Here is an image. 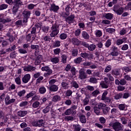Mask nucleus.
<instances>
[{
  "mask_svg": "<svg viewBox=\"0 0 131 131\" xmlns=\"http://www.w3.org/2000/svg\"><path fill=\"white\" fill-rule=\"evenodd\" d=\"M110 126L113 127L115 131L121 130L123 127L119 122H115L114 123L111 122L110 123Z\"/></svg>",
  "mask_w": 131,
  "mask_h": 131,
  "instance_id": "obj_1",
  "label": "nucleus"
},
{
  "mask_svg": "<svg viewBox=\"0 0 131 131\" xmlns=\"http://www.w3.org/2000/svg\"><path fill=\"white\" fill-rule=\"evenodd\" d=\"M41 70L42 71L46 72V73L43 74V76L45 77H48L50 75H52V73H53V70L50 69V67L49 66L42 67Z\"/></svg>",
  "mask_w": 131,
  "mask_h": 131,
  "instance_id": "obj_2",
  "label": "nucleus"
},
{
  "mask_svg": "<svg viewBox=\"0 0 131 131\" xmlns=\"http://www.w3.org/2000/svg\"><path fill=\"white\" fill-rule=\"evenodd\" d=\"M52 32L50 34V36L52 37H55L56 35H58V33H59V29L58 26L56 25H54L51 28Z\"/></svg>",
  "mask_w": 131,
  "mask_h": 131,
  "instance_id": "obj_3",
  "label": "nucleus"
},
{
  "mask_svg": "<svg viewBox=\"0 0 131 131\" xmlns=\"http://www.w3.org/2000/svg\"><path fill=\"white\" fill-rule=\"evenodd\" d=\"M107 95H108V92L104 91L102 95L101 100L104 101L105 103H110L111 102V98L107 97Z\"/></svg>",
  "mask_w": 131,
  "mask_h": 131,
  "instance_id": "obj_4",
  "label": "nucleus"
},
{
  "mask_svg": "<svg viewBox=\"0 0 131 131\" xmlns=\"http://www.w3.org/2000/svg\"><path fill=\"white\" fill-rule=\"evenodd\" d=\"M30 12L27 11H24L23 12V16L24 19L23 20V23H27L28 22V18L30 17Z\"/></svg>",
  "mask_w": 131,
  "mask_h": 131,
  "instance_id": "obj_5",
  "label": "nucleus"
},
{
  "mask_svg": "<svg viewBox=\"0 0 131 131\" xmlns=\"http://www.w3.org/2000/svg\"><path fill=\"white\" fill-rule=\"evenodd\" d=\"M6 105H10V104H12V103H14L16 101V99L12 98L10 99V96L7 95L5 99Z\"/></svg>",
  "mask_w": 131,
  "mask_h": 131,
  "instance_id": "obj_6",
  "label": "nucleus"
},
{
  "mask_svg": "<svg viewBox=\"0 0 131 131\" xmlns=\"http://www.w3.org/2000/svg\"><path fill=\"white\" fill-rule=\"evenodd\" d=\"M45 122L43 120H39V121H37L33 123V125L34 126H38L40 127V126H44Z\"/></svg>",
  "mask_w": 131,
  "mask_h": 131,
  "instance_id": "obj_7",
  "label": "nucleus"
},
{
  "mask_svg": "<svg viewBox=\"0 0 131 131\" xmlns=\"http://www.w3.org/2000/svg\"><path fill=\"white\" fill-rule=\"evenodd\" d=\"M79 78L80 79H85L87 77L86 73L83 70H80L79 71Z\"/></svg>",
  "mask_w": 131,
  "mask_h": 131,
  "instance_id": "obj_8",
  "label": "nucleus"
},
{
  "mask_svg": "<svg viewBox=\"0 0 131 131\" xmlns=\"http://www.w3.org/2000/svg\"><path fill=\"white\" fill-rule=\"evenodd\" d=\"M30 78H31L30 74H27L22 78V81L24 83H27L30 80Z\"/></svg>",
  "mask_w": 131,
  "mask_h": 131,
  "instance_id": "obj_9",
  "label": "nucleus"
},
{
  "mask_svg": "<svg viewBox=\"0 0 131 131\" xmlns=\"http://www.w3.org/2000/svg\"><path fill=\"white\" fill-rule=\"evenodd\" d=\"M70 41L73 45H75V46H79L81 43V41L75 37L71 38Z\"/></svg>",
  "mask_w": 131,
  "mask_h": 131,
  "instance_id": "obj_10",
  "label": "nucleus"
},
{
  "mask_svg": "<svg viewBox=\"0 0 131 131\" xmlns=\"http://www.w3.org/2000/svg\"><path fill=\"white\" fill-rule=\"evenodd\" d=\"M24 71H28V72H32L35 71L36 70V68L32 66H26L24 68Z\"/></svg>",
  "mask_w": 131,
  "mask_h": 131,
  "instance_id": "obj_11",
  "label": "nucleus"
},
{
  "mask_svg": "<svg viewBox=\"0 0 131 131\" xmlns=\"http://www.w3.org/2000/svg\"><path fill=\"white\" fill-rule=\"evenodd\" d=\"M74 18H75L74 15L71 14L66 19V21L67 23H68V24H71V23H73L74 22Z\"/></svg>",
  "mask_w": 131,
  "mask_h": 131,
  "instance_id": "obj_12",
  "label": "nucleus"
},
{
  "mask_svg": "<svg viewBox=\"0 0 131 131\" xmlns=\"http://www.w3.org/2000/svg\"><path fill=\"white\" fill-rule=\"evenodd\" d=\"M11 20L10 18H7L5 19L4 14L0 15V23H7L8 22H11Z\"/></svg>",
  "mask_w": 131,
  "mask_h": 131,
  "instance_id": "obj_13",
  "label": "nucleus"
},
{
  "mask_svg": "<svg viewBox=\"0 0 131 131\" xmlns=\"http://www.w3.org/2000/svg\"><path fill=\"white\" fill-rule=\"evenodd\" d=\"M42 61V56L40 55H38L35 61V65H39Z\"/></svg>",
  "mask_w": 131,
  "mask_h": 131,
  "instance_id": "obj_14",
  "label": "nucleus"
},
{
  "mask_svg": "<svg viewBox=\"0 0 131 131\" xmlns=\"http://www.w3.org/2000/svg\"><path fill=\"white\" fill-rule=\"evenodd\" d=\"M50 9V11H53V12H58L59 8V6H56V5L53 4L51 5Z\"/></svg>",
  "mask_w": 131,
  "mask_h": 131,
  "instance_id": "obj_15",
  "label": "nucleus"
},
{
  "mask_svg": "<svg viewBox=\"0 0 131 131\" xmlns=\"http://www.w3.org/2000/svg\"><path fill=\"white\" fill-rule=\"evenodd\" d=\"M103 17L107 20H112L113 19V14L111 13H104Z\"/></svg>",
  "mask_w": 131,
  "mask_h": 131,
  "instance_id": "obj_16",
  "label": "nucleus"
},
{
  "mask_svg": "<svg viewBox=\"0 0 131 131\" xmlns=\"http://www.w3.org/2000/svg\"><path fill=\"white\" fill-rule=\"evenodd\" d=\"M59 88H58V85H51L49 86V91L50 92H57Z\"/></svg>",
  "mask_w": 131,
  "mask_h": 131,
  "instance_id": "obj_17",
  "label": "nucleus"
},
{
  "mask_svg": "<svg viewBox=\"0 0 131 131\" xmlns=\"http://www.w3.org/2000/svg\"><path fill=\"white\" fill-rule=\"evenodd\" d=\"M113 11L115 13H116L117 15H121L124 11V8L123 7H120L118 9H115Z\"/></svg>",
  "mask_w": 131,
  "mask_h": 131,
  "instance_id": "obj_18",
  "label": "nucleus"
},
{
  "mask_svg": "<svg viewBox=\"0 0 131 131\" xmlns=\"http://www.w3.org/2000/svg\"><path fill=\"white\" fill-rule=\"evenodd\" d=\"M126 38L124 37L122 39H118L116 41L117 46H120V45H122L124 41H126Z\"/></svg>",
  "mask_w": 131,
  "mask_h": 131,
  "instance_id": "obj_19",
  "label": "nucleus"
},
{
  "mask_svg": "<svg viewBox=\"0 0 131 131\" xmlns=\"http://www.w3.org/2000/svg\"><path fill=\"white\" fill-rule=\"evenodd\" d=\"M27 114V111H19L17 112V115L20 117H24Z\"/></svg>",
  "mask_w": 131,
  "mask_h": 131,
  "instance_id": "obj_20",
  "label": "nucleus"
},
{
  "mask_svg": "<svg viewBox=\"0 0 131 131\" xmlns=\"http://www.w3.org/2000/svg\"><path fill=\"white\" fill-rule=\"evenodd\" d=\"M23 5V3L21 1V0H14L13 2V5L16 6L17 7H21Z\"/></svg>",
  "mask_w": 131,
  "mask_h": 131,
  "instance_id": "obj_21",
  "label": "nucleus"
},
{
  "mask_svg": "<svg viewBox=\"0 0 131 131\" xmlns=\"http://www.w3.org/2000/svg\"><path fill=\"white\" fill-rule=\"evenodd\" d=\"M72 113H73L74 114H76V112L73 111V110L71 108H69L67 111H66L64 114L65 115H71V114H72Z\"/></svg>",
  "mask_w": 131,
  "mask_h": 131,
  "instance_id": "obj_22",
  "label": "nucleus"
},
{
  "mask_svg": "<svg viewBox=\"0 0 131 131\" xmlns=\"http://www.w3.org/2000/svg\"><path fill=\"white\" fill-rule=\"evenodd\" d=\"M61 100V97L58 95H54L52 97V101L53 102H59V101Z\"/></svg>",
  "mask_w": 131,
  "mask_h": 131,
  "instance_id": "obj_23",
  "label": "nucleus"
},
{
  "mask_svg": "<svg viewBox=\"0 0 131 131\" xmlns=\"http://www.w3.org/2000/svg\"><path fill=\"white\" fill-rule=\"evenodd\" d=\"M50 61L53 63V64H57V63H59V57H55L51 58L50 59Z\"/></svg>",
  "mask_w": 131,
  "mask_h": 131,
  "instance_id": "obj_24",
  "label": "nucleus"
},
{
  "mask_svg": "<svg viewBox=\"0 0 131 131\" xmlns=\"http://www.w3.org/2000/svg\"><path fill=\"white\" fill-rule=\"evenodd\" d=\"M80 121L81 123H85L86 122V118H85V116L83 115H81L79 116Z\"/></svg>",
  "mask_w": 131,
  "mask_h": 131,
  "instance_id": "obj_25",
  "label": "nucleus"
},
{
  "mask_svg": "<svg viewBox=\"0 0 131 131\" xmlns=\"http://www.w3.org/2000/svg\"><path fill=\"white\" fill-rule=\"evenodd\" d=\"M82 36L83 38H84V39H90V35H89V34L85 31H83L82 32Z\"/></svg>",
  "mask_w": 131,
  "mask_h": 131,
  "instance_id": "obj_26",
  "label": "nucleus"
},
{
  "mask_svg": "<svg viewBox=\"0 0 131 131\" xmlns=\"http://www.w3.org/2000/svg\"><path fill=\"white\" fill-rule=\"evenodd\" d=\"M61 85L64 90H68L69 89L68 83L66 82L65 81L62 82Z\"/></svg>",
  "mask_w": 131,
  "mask_h": 131,
  "instance_id": "obj_27",
  "label": "nucleus"
},
{
  "mask_svg": "<svg viewBox=\"0 0 131 131\" xmlns=\"http://www.w3.org/2000/svg\"><path fill=\"white\" fill-rule=\"evenodd\" d=\"M74 62V63H75V64H80V63L82 62V58H81V57H79L75 59Z\"/></svg>",
  "mask_w": 131,
  "mask_h": 131,
  "instance_id": "obj_28",
  "label": "nucleus"
},
{
  "mask_svg": "<svg viewBox=\"0 0 131 131\" xmlns=\"http://www.w3.org/2000/svg\"><path fill=\"white\" fill-rule=\"evenodd\" d=\"M123 71H125L126 73H128V72H131V68L129 67H124L122 68Z\"/></svg>",
  "mask_w": 131,
  "mask_h": 131,
  "instance_id": "obj_29",
  "label": "nucleus"
},
{
  "mask_svg": "<svg viewBox=\"0 0 131 131\" xmlns=\"http://www.w3.org/2000/svg\"><path fill=\"white\" fill-rule=\"evenodd\" d=\"M95 33L97 37H101L102 36V31L100 30H96L95 31Z\"/></svg>",
  "mask_w": 131,
  "mask_h": 131,
  "instance_id": "obj_30",
  "label": "nucleus"
},
{
  "mask_svg": "<svg viewBox=\"0 0 131 131\" xmlns=\"http://www.w3.org/2000/svg\"><path fill=\"white\" fill-rule=\"evenodd\" d=\"M25 94H26V91L23 90L17 93V96H18V97H23Z\"/></svg>",
  "mask_w": 131,
  "mask_h": 131,
  "instance_id": "obj_31",
  "label": "nucleus"
},
{
  "mask_svg": "<svg viewBox=\"0 0 131 131\" xmlns=\"http://www.w3.org/2000/svg\"><path fill=\"white\" fill-rule=\"evenodd\" d=\"M111 55L114 57H117V56L119 55V52H118V50H113L111 53Z\"/></svg>",
  "mask_w": 131,
  "mask_h": 131,
  "instance_id": "obj_32",
  "label": "nucleus"
},
{
  "mask_svg": "<svg viewBox=\"0 0 131 131\" xmlns=\"http://www.w3.org/2000/svg\"><path fill=\"white\" fill-rule=\"evenodd\" d=\"M61 62L65 64L67 62V56L65 54H63L61 55Z\"/></svg>",
  "mask_w": 131,
  "mask_h": 131,
  "instance_id": "obj_33",
  "label": "nucleus"
},
{
  "mask_svg": "<svg viewBox=\"0 0 131 131\" xmlns=\"http://www.w3.org/2000/svg\"><path fill=\"white\" fill-rule=\"evenodd\" d=\"M40 105V102L38 101H35L34 103H33L32 107L33 108H34L35 109L36 108H38Z\"/></svg>",
  "mask_w": 131,
  "mask_h": 131,
  "instance_id": "obj_34",
  "label": "nucleus"
},
{
  "mask_svg": "<svg viewBox=\"0 0 131 131\" xmlns=\"http://www.w3.org/2000/svg\"><path fill=\"white\" fill-rule=\"evenodd\" d=\"M112 69V66L111 65L107 66L104 69V72L107 73V72H110Z\"/></svg>",
  "mask_w": 131,
  "mask_h": 131,
  "instance_id": "obj_35",
  "label": "nucleus"
},
{
  "mask_svg": "<svg viewBox=\"0 0 131 131\" xmlns=\"http://www.w3.org/2000/svg\"><path fill=\"white\" fill-rule=\"evenodd\" d=\"M73 127L74 128V131H80L81 126L79 124H78V125H73Z\"/></svg>",
  "mask_w": 131,
  "mask_h": 131,
  "instance_id": "obj_36",
  "label": "nucleus"
},
{
  "mask_svg": "<svg viewBox=\"0 0 131 131\" xmlns=\"http://www.w3.org/2000/svg\"><path fill=\"white\" fill-rule=\"evenodd\" d=\"M74 33L75 36H79V35H80V33H81V30L80 29H77L74 32Z\"/></svg>",
  "mask_w": 131,
  "mask_h": 131,
  "instance_id": "obj_37",
  "label": "nucleus"
},
{
  "mask_svg": "<svg viewBox=\"0 0 131 131\" xmlns=\"http://www.w3.org/2000/svg\"><path fill=\"white\" fill-rule=\"evenodd\" d=\"M16 48H17V47H16V45H13L12 46H11L10 48L7 49L6 50V51L9 52V53H11V52H13V51H15V50H16Z\"/></svg>",
  "mask_w": 131,
  "mask_h": 131,
  "instance_id": "obj_38",
  "label": "nucleus"
},
{
  "mask_svg": "<svg viewBox=\"0 0 131 131\" xmlns=\"http://www.w3.org/2000/svg\"><path fill=\"white\" fill-rule=\"evenodd\" d=\"M121 98H122V93L117 94L114 96V99L115 100H119V99H121Z\"/></svg>",
  "mask_w": 131,
  "mask_h": 131,
  "instance_id": "obj_39",
  "label": "nucleus"
},
{
  "mask_svg": "<svg viewBox=\"0 0 131 131\" xmlns=\"http://www.w3.org/2000/svg\"><path fill=\"white\" fill-rule=\"evenodd\" d=\"M35 95V91H32L29 94H27L26 98L27 99H29L31 97H33Z\"/></svg>",
  "mask_w": 131,
  "mask_h": 131,
  "instance_id": "obj_40",
  "label": "nucleus"
},
{
  "mask_svg": "<svg viewBox=\"0 0 131 131\" xmlns=\"http://www.w3.org/2000/svg\"><path fill=\"white\" fill-rule=\"evenodd\" d=\"M112 39H107V41H106L105 43V46L106 47V48H109V47H110V46H111V44L112 43Z\"/></svg>",
  "mask_w": 131,
  "mask_h": 131,
  "instance_id": "obj_41",
  "label": "nucleus"
},
{
  "mask_svg": "<svg viewBox=\"0 0 131 131\" xmlns=\"http://www.w3.org/2000/svg\"><path fill=\"white\" fill-rule=\"evenodd\" d=\"M53 46L55 48H59V47L61 46V41L59 40L55 41L53 43Z\"/></svg>",
  "mask_w": 131,
  "mask_h": 131,
  "instance_id": "obj_42",
  "label": "nucleus"
},
{
  "mask_svg": "<svg viewBox=\"0 0 131 131\" xmlns=\"http://www.w3.org/2000/svg\"><path fill=\"white\" fill-rule=\"evenodd\" d=\"M100 85L103 89H108V84L105 83L103 81L100 82Z\"/></svg>",
  "mask_w": 131,
  "mask_h": 131,
  "instance_id": "obj_43",
  "label": "nucleus"
},
{
  "mask_svg": "<svg viewBox=\"0 0 131 131\" xmlns=\"http://www.w3.org/2000/svg\"><path fill=\"white\" fill-rule=\"evenodd\" d=\"M39 92L40 94H45V93H46V92H47V89H46V87L42 86L39 88Z\"/></svg>",
  "mask_w": 131,
  "mask_h": 131,
  "instance_id": "obj_44",
  "label": "nucleus"
},
{
  "mask_svg": "<svg viewBox=\"0 0 131 131\" xmlns=\"http://www.w3.org/2000/svg\"><path fill=\"white\" fill-rule=\"evenodd\" d=\"M106 32H108V33H110L111 34H112L115 32V29L113 28H107L106 29Z\"/></svg>",
  "mask_w": 131,
  "mask_h": 131,
  "instance_id": "obj_45",
  "label": "nucleus"
},
{
  "mask_svg": "<svg viewBox=\"0 0 131 131\" xmlns=\"http://www.w3.org/2000/svg\"><path fill=\"white\" fill-rule=\"evenodd\" d=\"M110 111V107H105L103 110V114H105V115H107L108 114V112Z\"/></svg>",
  "mask_w": 131,
  "mask_h": 131,
  "instance_id": "obj_46",
  "label": "nucleus"
},
{
  "mask_svg": "<svg viewBox=\"0 0 131 131\" xmlns=\"http://www.w3.org/2000/svg\"><path fill=\"white\" fill-rule=\"evenodd\" d=\"M96 48V46L95 45L91 44V45H89L88 50L89 51H95Z\"/></svg>",
  "mask_w": 131,
  "mask_h": 131,
  "instance_id": "obj_47",
  "label": "nucleus"
},
{
  "mask_svg": "<svg viewBox=\"0 0 131 131\" xmlns=\"http://www.w3.org/2000/svg\"><path fill=\"white\" fill-rule=\"evenodd\" d=\"M130 96V94H129V93L126 92L124 93V94H122V98H123V99H127L129 98Z\"/></svg>",
  "mask_w": 131,
  "mask_h": 131,
  "instance_id": "obj_48",
  "label": "nucleus"
},
{
  "mask_svg": "<svg viewBox=\"0 0 131 131\" xmlns=\"http://www.w3.org/2000/svg\"><path fill=\"white\" fill-rule=\"evenodd\" d=\"M72 54L73 57H76L78 55V50L77 49H74L72 51Z\"/></svg>",
  "mask_w": 131,
  "mask_h": 131,
  "instance_id": "obj_49",
  "label": "nucleus"
},
{
  "mask_svg": "<svg viewBox=\"0 0 131 131\" xmlns=\"http://www.w3.org/2000/svg\"><path fill=\"white\" fill-rule=\"evenodd\" d=\"M8 6L7 4H3L0 5V11L3 10H6L8 8Z\"/></svg>",
  "mask_w": 131,
  "mask_h": 131,
  "instance_id": "obj_50",
  "label": "nucleus"
},
{
  "mask_svg": "<svg viewBox=\"0 0 131 131\" xmlns=\"http://www.w3.org/2000/svg\"><path fill=\"white\" fill-rule=\"evenodd\" d=\"M121 121L122 122L123 124H126L127 122V119L125 117H122L121 118Z\"/></svg>",
  "mask_w": 131,
  "mask_h": 131,
  "instance_id": "obj_51",
  "label": "nucleus"
},
{
  "mask_svg": "<svg viewBox=\"0 0 131 131\" xmlns=\"http://www.w3.org/2000/svg\"><path fill=\"white\" fill-rule=\"evenodd\" d=\"M89 81L91 83H97L98 82L97 78H96L95 77L90 78Z\"/></svg>",
  "mask_w": 131,
  "mask_h": 131,
  "instance_id": "obj_52",
  "label": "nucleus"
},
{
  "mask_svg": "<svg viewBox=\"0 0 131 131\" xmlns=\"http://www.w3.org/2000/svg\"><path fill=\"white\" fill-rule=\"evenodd\" d=\"M59 38L62 40L66 39L67 38V34L61 33L59 36Z\"/></svg>",
  "mask_w": 131,
  "mask_h": 131,
  "instance_id": "obj_53",
  "label": "nucleus"
},
{
  "mask_svg": "<svg viewBox=\"0 0 131 131\" xmlns=\"http://www.w3.org/2000/svg\"><path fill=\"white\" fill-rule=\"evenodd\" d=\"M15 82H16V84L20 85V84H21V78L20 77L15 78Z\"/></svg>",
  "mask_w": 131,
  "mask_h": 131,
  "instance_id": "obj_54",
  "label": "nucleus"
},
{
  "mask_svg": "<svg viewBox=\"0 0 131 131\" xmlns=\"http://www.w3.org/2000/svg\"><path fill=\"white\" fill-rule=\"evenodd\" d=\"M124 79L125 80H127L128 81H130L131 80V77L130 76L128 75H126V73H124Z\"/></svg>",
  "mask_w": 131,
  "mask_h": 131,
  "instance_id": "obj_55",
  "label": "nucleus"
},
{
  "mask_svg": "<svg viewBox=\"0 0 131 131\" xmlns=\"http://www.w3.org/2000/svg\"><path fill=\"white\" fill-rule=\"evenodd\" d=\"M53 52L55 55H59L60 53H61V49L56 48L53 50Z\"/></svg>",
  "mask_w": 131,
  "mask_h": 131,
  "instance_id": "obj_56",
  "label": "nucleus"
},
{
  "mask_svg": "<svg viewBox=\"0 0 131 131\" xmlns=\"http://www.w3.org/2000/svg\"><path fill=\"white\" fill-rule=\"evenodd\" d=\"M20 8L19 6H16L14 5L13 8L12 9V12L13 14H16V12H18V9Z\"/></svg>",
  "mask_w": 131,
  "mask_h": 131,
  "instance_id": "obj_57",
  "label": "nucleus"
},
{
  "mask_svg": "<svg viewBox=\"0 0 131 131\" xmlns=\"http://www.w3.org/2000/svg\"><path fill=\"white\" fill-rule=\"evenodd\" d=\"M125 107H126V105H125V104H120L119 105V109H120V110H124L125 109Z\"/></svg>",
  "mask_w": 131,
  "mask_h": 131,
  "instance_id": "obj_58",
  "label": "nucleus"
},
{
  "mask_svg": "<svg viewBox=\"0 0 131 131\" xmlns=\"http://www.w3.org/2000/svg\"><path fill=\"white\" fill-rule=\"evenodd\" d=\"M112 74L117 76V75H119V71L118 70H114L112 71Z\"/></svg>",
  "mask_w": 131,
  "mask_h": 131,
  "instance_id": "obj_59",
  "label": "nucleus"
},
{
  "mask_svg": "<svg viewBox=\"0 0 131 131\" xmlns=\"http://www.w3.org/2000/svg\"><path fill=\"white\" fill-rule=\"evenodd\" d=\"M31 49H32V50H36V51H37L39 49V46L38 45H32L31 46Z\"/></svg>",
  "mask_w": 131,
  "mask_h": 131,
  "instance_id": "obj_60",
  "label": "nucleus"
},
{
  "mask_svg": "<svg viewBox=\"0 0 131 131\" xmlns=\"http://www.w3.org/2000/svg\"><path fill=\"white\" fill-rule=\"evenodd\" d=\"M126 33V29L123 28L122 30L120 31L119 34L121 35H124Z\"/></svg>",
  "mask_w": 131,
  "mask_h": 131,
  "instance_id": "obj_61",
  "label": "nucleus"
},
{
  "mask_svg": "<svg viewBox=\"0 0 131 131\" xmlns=\"http://www.w3.org/2000/svg\"><path fill=\"white\" fill-rule=\"evenodd\" d=\"M18 52L20 54H27V51L23 48L19 49Z\"/></svg>",
  "mask_w": 131,
  "mask_h": 131,
  "instance_id": "obj_62",
  "label": "nucleus"
},
{
  "mask_svg": "<svg viewBox=\"0 0 131 131\" xmlns=\"http://www.w3.org/2000/svg\"><path fill=\"white\" fill-rule=\"evenodd\" d=\"M43 79V77L40 76L36 79V84H38V83H40V81Z\"/></svg>",
  "mask_w": 131,
  "mask_h": 131,
  "instance_id": "obj_63",
  "label": "nucleus"
},
{
  "mask_svg": "<svg viewBox=\"0 0 131 131\" xmlns=\"http://www.w3.org/2000/svg\"><path fill=\"white\" fill-rule=\"evenodd\" d=\"M72 93H73L72 91H71L70 90H67L66 93V97H70V96H71V95H72Z\"/></svg>",
  "mask_w": 131,
  "mask_h": 131,
  "instance_id": "obj_64",
  "label": "nucleus"
}]
</instances>
